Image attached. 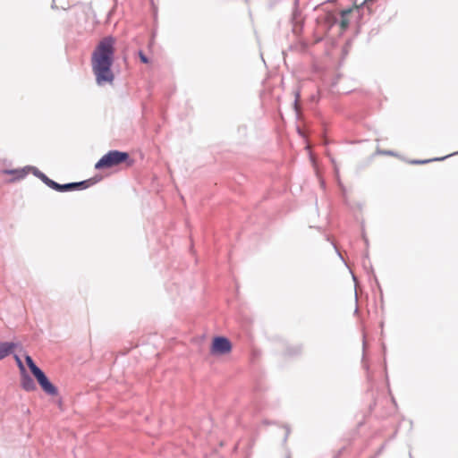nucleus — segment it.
<instances>
[{
    "label": "nucleus",
    "mask_w": 458,
    "mask_h": 458,
    "mask_svg": "<svg viewBox=\"0 0 458 458\" xmlns=\"http://www.w3.org/2000/svg\"><path fill=\"white\" fill-rule=\"evenodd\" d=\"M116 39L113 36L104 37L91 55V65L97 84L112 83L114 80L112 65L114 60Z\"/></svg>",
    "instance_id": "nucleus-1"
},
{
    "label": "nucleus",
    "mask_w": 458,
    "mask_h": 458,
    "mask_svg": "<svg viewBox=\"0 0 458 458\" xmlns=\"http://www.w3.org/2000/svg\"><path fill=\"white\" fill-rule=\"evenodd\" d=\"M129 158L130 156L127 152L110 150L96 163L95 168L98 170L111 168L126 162Z\"/></svg>",
    "instance_id": "nucleus-2"
},
{
    "label": "nucleus",
    "mask_w": 458,
    "mask_h": 458,
    "mask_svg": "<svg viewBox=\"0 0 458 458\" xmlns=\"http://www.w3.org/2000/svg\"><path fill=\"white\" fill-rule=\"evenodd\" d=\"M28 171H31V173L37 178L40 179L46 185H47L49 188H51L54 180L48 178L44 173H42L40 170H38L35 166L28 165L21 170H6L5 173L10 174H16V177H15L16 179H22L27 175Z\"/></svg>",
    "instance_id": "nucleus-3"
},
{
    "label": "nucleus",
    "mask_w": 458,
    "mask_h": 458,
    "mask_svg": "<svg viewBox=\"0 0 458 458\" xmlns=\"http://www.w3.org/2000/svg\"><path fill=\"white\" fill-rule=\"evenodd\" d=\"M232 343L225 336H215L212 340L210 353L213 355H225L232 351Z\"/></svg>",
    "instance_id": "nucleus-4"
},
{
    "label": "nucleus",
    "mask_w": 458,
    "mask_h": 458,
    "mask_svg": "<svg viewBox=\"0 0 458 458\" xmlns=\"http://www.w3.org/2000/svg\"><path fill=\"white\" fill-rule=\"evenodd\" d=\"M94 182H92V179L84 180L81 182H68L64 184H60L56 182H53L51 189L59 191V192H65L70 191H76V190H83L87 189L88 187L91 186Z\"/></svg>",
    "instance_id": "nucleus-5"
},
{
    "label": "nucleus",
    "mask_w": 458,
    "mask_h": 458,
    "mask_svg": "<svg viewBox=\"0 0 458 458\" xmlns=\"http://www.w3.org/2000/svg\"><path fill=\"white\" fill-rule=\"evenodd\" d=\"M37 381L47 394L51 396H56L58 394L57 387L51 383L46 374L37 379Z\"/></svg>",
    "instance_id": "nucleus-6"
},
{
    "label": "nucleus",
    "mask_w": 458,
    "mask_h": 458,
    "mask_svg": "<svg viewBox=\"0 0 458 458\" xmlns=\"http://www.w3.org/2000/svg\"><path fill=\"white\" fill-rule=\"evenodd\" d=\"M18 345L13 342H0V360L13 353Z\"/></svg>",
    "instance_id": "nucleus-7"
},
{
    "label": "nucleus",
    "mask_w": 458,
    "mask_h": 458,
    "mask_svg": "<svg viewBox=\"0 0 458 458\" xmlns=\"http://www.w3.org/2000/svg\"><path fill=\"white\" fill-rule=\"evenodd\" d=\"M21 387L27 391V392H31V391H34L37 386H36V384L34 382V380L32 379V377L27 373V371H25V374H21Z\"/></svg>",
    "instance_id": "nucleus-8"
},
{
    "label": "nucleus",
    "mask_w": 458,
    "mask_h": 458,
    "mask_svg": "<svg viewBox=\"0 0 458 458\" xmlns=\"http://www.w3.org/2000/svg\"><path fill=\"white\" fill-rule=\"evenodd\" d=\"M351 13V9H345V10H343L341 11V21H340V25L341 27L345 30L346 28H348L349 26V21L348 19L346 18V16L348 14H350Z\"/></svg>",
    "instance_id": "nucleus-9"
},
{
    "label": "nucleus",
    "mask_w": 458,
    "mask_h": 458,
    "mask_svg": "<svg viewBox=\"0 0 458 458\" xmlns=\"http://www.w3.org/2000/svg\"><path fill=\"white\" fill-rule=\"evenodd\" d=\"M294 97H295V99H294V102H293V107H294V110L296 112V114L297 116L300 115V106H299V100H300V98H301V90L300 89H296L294 90Z\"/></svg>",
    "instance_id": "nucleus-10"
},
{
    "label": "nucleus",
    "mask_w": 458,
    "mask_h": 458,
    "mask_svg": "<svg viewBox=\"0 0 458 458\" xmlns=\"http://www.w3.org/2000/svg\"><path fill=\"white\" fill-rule=\"evenodd\" d=\"M291 20L293 23H297L298 20L301 18V11L298 9V0H295Z\"/></svg>",
    "instance_id": "nucleus-11"
},
{
    "label": "nucleus",
    "mask_w": 458,
    "mask_h": 458,
    "mask_svg": "<svg viewBox=\"0 0 458 458\" xmlns=\"http://www.w3.org/2000/svg\"><path fill=\"white\" fill-rule=\"evenodd\" d=\"M31 374L35 377L36 379H38L42 376L45 375V372L38 368L36 364L30 368Z\"/></svg>",
    "instance_id": "nucleus-12"
},
{
    "label": "nucleus",
    "mask_w": 458,
    "mask_h": 458,
    "mask_svg": "<svg viewBox=\"0 0 458 458\" xmlns=\"http://www.w3.org/2000/svg\"><path fill=\"white\" fill-rule=\"evenodd\" d=\"M13 358H14L15 362L21 371V374H25V371H27V370H26L25 366H24L22 360H21L20 356L17 354H14Z\"/></svg>",
    "instance_id": "nucleus-13"
},
{
    "label": "nucleus",
    "mask_w": 458,
    "mask_h": 458,
    "mask_svg": "<svg viewBox=\"0 0 458 458\" xmlns=\"http://www.w3.org/2000/svg\"><path fill=\"white\" fill-rule=\"evenodd\" d=\"M446 157H439V158H433V159H427V160H412V161H411V164H414V165L427 164V163H429V162H432V161H441V160H444Z\"/></svg>",
    "instance_id": "nucleus-14"
},
{
    "label": "nucleus",
    "mask_w": 458,
    "mask_h": 458,
    "mask_svg": "<svg viewBox=\"0 0 458 458\" xmlns=\"http://www.w3.org/2000/svg\"><path fill=\"white\" fill-rule=\"evenodd\" d=\"M139 57L141 63L143 64H148L149 59L147 57V55L140 50L139 51Z\"/></svg>",
    "instance_id": "nucleus-15"
},
{
    "label": "nucleus",
    "mask_w": 458,
    "mask_h": 458,
    "mask_svg": "<svg viewBox=\"0 0 458 458\" xmlns=\"http://www.w3.org/2000/svg\"><path fill=\"white\" fill-rule=\"evenodd\" d=\"M25 361H26V364L29 367V369L36 364L34 362L33 359L28 354L25 356Z\"/></svg>",
    "instance_id": "nucleus-16"
},
{
    "label": "nucleus",
    "mask_w": 458,
    "mask_h": 458,
    "mask_svg": "<svg viewBox=\"0 0 458 458\" xmlns=\"http://www.w3.org/2000/svg\"><path fill=\"white\" fill-rule=\"evenodd\" d=\"M301 348L300 346H299V347H296V348H295V350H294V352H292V354H298V353H300V352H301Z\"/></svg>",
    "instance_id": "nucleus-17"
},
{
    "label": "nucleus",
    "mask_w": 458,
    "mask_h": 458,
    "mask_svg": "<svg viewBox=\"0 0 458 458\" xmlns=\"http://www.w3.org/2000/svg\"><path fill=\"white\" fill-rule=\"evenodd\" d=\"M289 458V457H288Z\"/></svg>",
    "instance_id": "nucleus-18"
}]
</instances>
